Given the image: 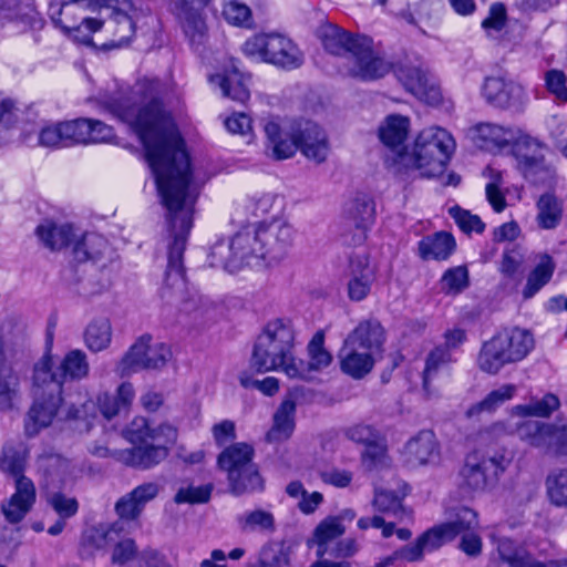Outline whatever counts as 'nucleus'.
Returning <instances> with one entry per match:
<instances>
[{"label": "nucleus", "mask_w": 567, "mask_h": 567, "mask_svg": "<svg viewBox=\"0 0 567 567\" xmlns=\"http://www.w3.org/2000/svg\"><path fill=\"white\" fill-rule=\"evenodd\" d=\"M162 93L158 80L144 78L128 95H104L101 103L137 134L154 177H188L189 158L174 118L163 105Z\"/></svg>", "instance_id": "f257e3e1"}, {"label": "nucleus", "mask_w": 567, "mask_h": 567, "mask_svg": "<svg viewBox=\"0 0 567 567\" xmlns=\"http://www.w3.org/2000/svg\"><path fill=\"white\" fill-rule=\"evenodd\" d=\"M158 203L169 237L164 282L184 290L187 287L184 252L194 227V215L204 179H154Z\"/></svg>", "instance_id": "f03ea898"}, {"label": "nucleus", "mask_w": 567, "mask_h": 567, "mask_svg": "<svg viewBox=\"0 0 567 567\" xmlns=\"http://www.w3.org/2000/svg\"><path fill=\"white\" fill-rule=\"evenodd\" d=\"M131 0H60L49 8L52 21L75 40L89 44L104 25L117 45L127 43L135 33L128 14Z\"/></svg>", "instance_id": "7ed1b4c3"}, {"label": "nucleus", "mask_w": 567, "mask_h": 567, "mask_svg": "<svg viewBox=\"0 0 567 567\" xmlns=\"http://www.w3.org/2000/svg\"><path fill=\"white\" fill-rule=\"evenodd\" d=\"M69 265L61 271L69 287H78L83 297H94L107 291L112 285L111 265L118 259L116 250L103 235L84 233L72 243Z\"/></svg>", "instance_id": "20e7f679"}, {"label": "nucleus", "mask_w": 567, "mask_h": 567, "mask_svg": "<svg viewBox=\"0 0 567 567\" xmlns=\"http://www.w3.org/2000/svg\"><path fill=\"white\" fill-rule=\"evenodd\" d=\"M321 42L327 52L347 58V72L353 78L373 81L392 69L391 62L367 35L351 34L337 25H327L321 30Z\"/></svg>", "instance_id": "39448f33"}, {"label": "nucleus", "mask_w": 567, "mask_h": 567, "mask_svg": "<svg viewBox=\"0 0 567 567\" xmlns=\"http://www.w3.org/2000/svg\"><path fill=\"white\" fill-rule=\"evenodd\" d=\"M456 148L453 136L444 128L431 126L422 130L411 148L399 155V167L406 173L420 171L422 177L443 174Z\"/></svg>", "instance_id": "423d86ee"}, {"label": "nucleus", "mask_w": 567, "mask_h": 567, "mask_svg": "<svg viewBox=\"0 0 567 567\" xmlns=\"http://www.w3.org/2000/svg\"><path fill=\"white\" fill-rule=\"evenodd\" d=\"M50 355L43 354L33 367L32 396L33 402L25 417V434L35 436L48 427L58 414L63 402L60 383L50 374Z\"/></svg>", "instance_id": "0eeeda50"}, {"label": "nucleus", "mask_w": 567, "mask_h": 567, "mask_svg": "<svg viewBox=\"0 0 567 567\" xmlns=\"http://www.w3.org/2000/svg\"><path fill=\"white\" fill-rule=\"evenodd\" d=\"M534 347V334L529 330L518 327L503 329L483 342L477 365L481 371L495 375L505 365L524 360Z\"/></svg>", "instance_id": "6e6552de"}, {"label": "nucleus", "mask_w": 567, "mask_h": 567, "mask_svg": "<svg viewBox=\"0 0 567 567\" xmlns=\"http://www.w3.org/2000/svg\"><path fill=\"white\" fill-rule=\"evenodd\" d=\"M293 341L295 332L289 320L268 322L254 344L250 368L257 373L278 370L288 359Z\"/></svg>", "instance_id": "1a4fd4ad"}, {"label": "nucleus", "mask_w": 567, "mask_h": 567, "mask_svg": "<svg viewBox=\"0 0 567 567\" xmlns=\"http://www.w3.org/2000/svg\"><path fill=\"white\" fill-rule=\"evenodd\" d=\"M477 525V514L470 507L462 506L457 509L455 518L440 525H435L422 533L413 543L395 550L400 560L414 563L424 557V551H433L445 543L453 540L457 535L473 529Z\"/></svg>", "instance_id": "9d476101"}, {"label": "nucleus", "mask_w": 567, "mask_h": 567, "mask_svg": "<svg viewBox=\"0 0 567 567\" xmlns=\"http://www.w3.org/2000/svg\"><path fill=\"white\" fill-rule=\"evenodd\" d=\"M255 449L246 442H237L226 446L217 457V465L227 472L229 487L234 495L260 492L264 480L252 458Z\"/></svg>", "instance_id": "9b49d317"}, {"label": "nucleus", "mask_w": 567, "mask_h": 567, "mask_svg": "<svg viewBox=\"0 0 567 567\" xmlns=\"http://www.w3.org/2000/svg\"><path fill=\"white\" fill-rule=\"evenodd\" d=\"M244 54L256 61L293 70L303 63V54L297 44L280 33H259L247 39L243 45Z\"/></svg>", "instance_id": "f8f14e48"}, {"label": "nucleus", "mask_w": 567, "mask_h": 567, "mask_svg": "<svg viewBox=\"0 0 567 567\" xmlns=\"http://www.w3.org/2000/svg\"><path fill=\"white\" fill-rule=\"evenodd\" d=\"M152 336L144 333L128 348L116 365L121 378H128L142 370L163 368L172 357L169 346L164 342L151 346Z\"/></svg>", "instance_id": "ddd939ff"}, {"label": "nucleus", "mask_w": 567, "mask_h": 567, "mask_svg": "<svg viewBox=\"0 0 567 567\" xmlns=\"http://www.w3.org/2000/svg\"><path fill=\"white\" fill-rule=\"evenodd\" d=\"M514 434L536 449L554 447L557 455H567V424L556 425L535 420L517 422Z\"/></svg>", "instance_id": "4468645a"}, {"label": "nucleus", "mask_w": 567, "mask_h": 567, "mask_svg": "<svg viewBox=\"0 0 567 567\" xmlns=\"http://www.w3.org/2000/svg\"><path fill=\"white\" fill-rule=\"evenodd\" d=\"M250 237L241 228L230 240L218 238L210 247L208 260L210 267H220L230 274L244 267H251L248 251Z\"/></svg>", "instance_id": "2eb2a0df"}, {"label": "nucleus", "mask_w": 567, "mask_h": 567, "mask_svg": "<svg viewBox=\"0 0 567 567\" xmlns=\"http://www.w3.org/2000/svg\"><path fill=\"white\" fill-rule=\"evenodd\" d=\"M347 296L353 302L369 297L378 278V267L371 262L369 254L351 252L344 270Z\"/></svg>", "instance_id": "dca6fc26"}, {"label": "nucleus", "mask_w": 567, "mask_h": 567, "mask_svg": "<svg viewBox=\"0 0 567 567\" xmlns=\"http://www.w3.org/2000/svg\"><path fill=\"white\" fill-rule=\"evenodd\" d=\"M512 144L513 156L520 173L525 175H553L556 173L551 163L546 159V147L535 138L523 135L516 130V138Z\"/></svg>", "instance_id": "f3484780"}, {"label": "nucleus", "mask_w": 567, "mask_h": 567, "mask_svg": "<svg viewBox=\"0 0 567 567\" xmlns=\"http://www.w3.org/2000/svg\"><path fill=\"white\" fill-rule=\"evenodd\" d=\"M142 430L131 433V449L117 452V461L136 470H150L163 462L169 454V447L164 444L148 443Z\"/></svg>", "instance_id": "a211bd4d"}, {"label": "nucleus", "mask_w": 567, "mask_h": 567, "mask_svg": "<svg viewBox=\"0 0 567 567\" xmlns=\"http://www.w3.org/2000/svg\"><path fill=\"white\" fill-rule=\"evenodd\" d=\"M506 470V458L503 454L491 457H480L478 453L468 454L461 468L460 475L463 484L471 491H483L488 480H497Z\"/></svg>", "instance_id": "6ab92c4d"}, {"label": "nucleus", "mask_w": 567, "mask_h": 567, "mask_svg": "<svg viewBox=\"0 0 567 567\" xmlns=\"http://www.w3.org/2000/svg\"><path fill=\"white\" fill-rule=\"evenodd\" d=\"M481 93L486 103L503 110L519 107L527 101L525 87L505 76L486 78Z\"/></svg>", "instance_id": "aec40b11"}, {"label": "nucleus", "mask_w": 567, "mask_h": 567, "mask_svg": "<svg viewBox=\"0 0 567 567\" xmlns=\"http://www.w3.org/2000/svg\"><path fill=\"white\" fill-rule=\"evenodd\" d=\"M403 86L427 104H436L441 100L440 89L420 65L403 64L395 71Z\"/></svg>", "instance_id": "412c9836"}, {"label": "nucleus", "mask_w": 567, "mask_h": 567, "mask_svg": "<svg viewBox=\"0 0 567 567\" xmlns=\"http://www.w3.org/2000/svg\"><path fill=\"white\" fill-rule=\"evenodd\" d=\"M298 150L308 159L321 163L330 152L328 136L317 123L311 121L296 122Z\"/></svg>", "instance_id": "4be33fe9"}, {"label": "nucleus", "mask_w": 567, "mask_h": 567, "mask_svg": "<svg viewBox=\"0 0 567 567\" xmlns=\"http://www.w3.org/2000/svg\"><path fill=\"white\" fill-rule=\"evenodd\" d=\"M402 456L410 467L435 464L440 460V444L431 430H422L404 445Z\"/></svg>", "instance_id": "5701e85b"}, {"label": "nucleus", "mask_w": 567, "mask_h": 567, "mask_svg": "<svg viewBox=\"0 0 567 567\" xmlns=\"http://www.w3.org/2000/svg\"><path fill=\"white\" fill-rule=\"evenodd\" d=\"M266 152L275 159L292 157L298 151L296 122L279 124L269 121L265 125Z\"/></svg>", "instance_id": "b1692460"}, {"label": "nucleus", "mask_w": 567, "mask_h": 567, "mask_svg": "<svg viewBox=\"0 0 567 567\" xmlns=\"http://www.w3.org/2000/svg\"><path fill=\"white\" fill-rule=\"evenodd\" d=\"M52 339L53 334L48 329L47 352L44 354L50 355V374L60 383L61 389L63 390V383L66 380H80L87 375L89 362L86 360V354L84 351L79 349L71 350L65 354L56 371H53V361L51 355Z\"/></svg>", "instance_id": "393cba45"}, {"label": "nucleus", "mask_w": 567, "mask_h": 567, "mask_svg": "<svg viewBox=\"0 0 567 567\" xmlns=\"http://www.w3.org/2000/svg\"><path fill=\"white\" fill-rule=\"evenodd\" d=\"M158 493L159 486L157 483H143L116 502L115 512L122 519L134 520L141 516L146 504L153 501Z\"/></svg>", "instance_id": "a878e982"}, {"label": "nucleus", "mask_w": 567, "mask_h": 567, "mask_svg": "<svg viewBox=\"0 0 567 567\" xmlns=\"http://www.w3.org/2000/svg\"><path fill=\"white\" fill-rule=\"evenodd\" d=\"M457 249V243L454 235L446 230H439L423 236L417 241V256L423 261L449 260Z\"/></svg>", "instance_id": "bb28decb"}, {"label": "nucleus", "mask_w": 567, "mask_h": 567, "mask_svg": "<svg viewBox=\"0 0 567 567\" xmlns=\"http://www.w3.org/2000/svg\"><path fill=\"white\" fill-rule=\"evenodd\" d=\"M468 135L477 147L492 152L512 144L516 138V130L493 123H480L470 128Z\"/></svg>", "instance_id": "cd10ccee"}, {"label": "nucleus", "mask_w": 567, "mask_h": 567, "mask_svg": "<svg viewBox=\"0 0 567 567\" xmlns=\"http://www.w3.org/2000/svg\"><path fill=\"white\" fill-rule=\"evenodd\" d=\"M348 344L375 355L385 342V331L377 319L361 321L343 340Z\"/></svg>", "instance_id": "c85d7f7f"}, {"label": "nucleus", "mask_w": 567, "mask_h": 567, "mask_svg": "<svg viewBox=\"0 0 567 567\" xmlns=\"http://www.w3.org/2000/svg\"><path fill=\"white\" fill-rule=\"evenodd\" d=\"M346 223H357L374 226L377 220V204L374 197L363 190H358L342 205L340 217Z\"/></svg>", "instance_id": "c756f323"}, {"label": "nucleus", "mask_w": 567, "mask_h": 567, "mask_svg": "<svg viewBox=\"0 0 567 567\" xmlns=\"http://www.w3.org/2000/svg\"><path fill=\"white\" fill-rule=\"evenodd\" d=\"M410 121L402 115L392 114L386 116L378 127V137L380 142L396 155V165L399 166V155L408 150L403 144L408 137Z\"/></svg>", "instance_id": "7c9ffc66"}, {"label": "nucleus", "mask_w": 567, "mask_h": 567, "mask_svg": "<svg viewBox=\"0 0 567 567\" xmlns=\"http://www.w3.org/2000/svg\"><path fill=\"white\" fill-rule=\"evenodd\" d=\"M35 502V487L28 477L17 481L16 493L10 497L7 505L2 506L6 519L11 524L20 523L31 511Z\"/></svg>", "instance_id": "2f4dec72"}, {"label": "nucleus", "mask_w": 567, "mask_h": 567, "mask_svg": "<svg viewBox=\"0 0 567 567\" xmlns=\"http://www.w3.org/2000/svg\"><path fill=\"white\" fill-rule=\"evenodd\" d=\"M338 359L341 372L354 380L363 379L372 371L375 364L372 353L350 346L346 341H343L342 347L338 351Z\"/></svg>", "instance_id": "473e14b6"}, {"label": "nucleus", "mask_w": 567, "mask_h": 567, "mask_svg": "<svg viewBox=\"0 0 567 567\" xmlns=\"http://www.w3.org/2000/svg\"><path fill=\"white\" fill-rule=\"evenodd\" d=\"M209 81L220 87L224 96L234 101L244 103L250 96L248 89L249 75L241 73L235 61L230 69H227L224 73L212 75Z\"/></svg>", "instance_id": "72a5a7b5"}, {"label": "nucleus", "mask_w": 567, "mask_h": 567, "mask_svg": "<svg viewBox=\"0 0 567 567\" xmlns=\"http://www.w3.org/2000/svg\"><path fill=\"white\" fill-rule=\"evenodd\" d=\"M34 234L42 245L51 251L69 247L75 239L74 227L70 223L58 225L51 219H44L35 227Z\"/></svg>", "instance_id": "f704fd0d"}, {"label": "nucleus", "mask_w": 567, "mask_h": 567, "mask_svg": "<svg viewBox=\"0 0 567 567\" xmlns=\"http://www.w3.org/2000/svg\"><path fill=\"white\" fill-rule=\"evenodd\" d=\"M246 235L250 237L248 251L250 256L251 268L252 267H262L266 265H270L272 262H278L279 260L271 259V244L275 241V238H269L267 240H259V234L261 230L268 229L267 221H259L255 224H248L243 227Z\"/></svg>", "instance_id": "c9c22d12"}, {"label": "nucleus", "mask_w": 567, "mask_h": 567, "mask_svg": "<svg viewBox=\"0 0 567 567\" xmlns=\"http://www.w3.org/2000/svg\"><path fill=\"white\" fill-rule=\"evenodd\" d=\"M296 401L291 398L285 399L274 414V424L266 434L268 442L288 440L296 427Z\"/></svg>", "instance_id": "e433bc0d"}, {"label": "nucleus", "mask_w": 567, "mask_h": 567, "mask_svg": "<svg viewBox=\"0 0 567 567\" xmlns=\"http://www.w3.org/2000/svg\"><path fill=\"white\" fill-rule=\"evenodd\" d=\"M293 236L295 229L290 224L281 219H272L268 223V229L261 230L258 238L259 240L275 238L270 250L271 259L281 260L292 245Z\"/></svg>", "instance_id": "4c0bfd02"}, {"label": "nucleus", "mask_w": 567, "mask_h": 567, "mask_svg": "<svg viewBox=\"0 0 567 567\" xmlns=\"http://www.w3.org/2000/svg\"><path fill=\"white\" fill-rule=\"evenodd\" d=\"M537 225L542 229H555L561 221L564 204L554 189L547 190L536 202Z\"/></svg>", "instance_id": "58836bf2"}, {"label": "nucleus", "mask_w": 567, "mask_h": 567, "mask_svg": "<svg viewBox=\"0 0 567 567\" xmlns=\"http://www.w3.org/2000/svg\"><path fill=\"white\" fill-rule=\"evenodd\" d=\"M556 265L551 256L544 255L535 268L529 272L523 289V297H534L551 279Z\"/></svg>", "instance_id": "ea45409f"}, {"label": "nucleus", "mask_w": 567, "mask_h": 567, "mask_svg": "<svg viewBox=\"0 0 567 567\" xmlns=\"http://www.w3.org/2000/svg\"><path fill=\"white\" fill-rule=\"evenodd\" d=\"M112 341V326L107 318L93 319L84 331V342L93 352L105 350Z\"/></svg>", "instance_id": "a19ab883"}, {"label": "nucleus", "mask_w": 567, "mask_h": 567, "mask_svg": "<svg viewBox=\"0 0 567 567\" xmlns=\"http://www.w3.org/2000/svg\"><path fill=\"white\" fill-rule=\"evenodd\" d=\"M20 390V378L11 365L0 363V411H10Z\"/></svg>", "instance_id": "79ce46f5"}, {"label": "nucleus", "mask_w": 567, "mask_h": 567, "mask_svg": "<svg viewBox=\"0 0 567 567\" xmlns=\"http://www.w3.org/2000/svg\"><path fill=\"white\" fill-rule=\"evenodd\" d=\"M182 28L189 42L203 44L207 38V25L196 8H182Z\"/></svg>", "instance_id": "37998d69"}, {"label": "nucleus", "mask_w": 567, "mask_h": 567, "mask_svg": "<svg viewBox=\"0 0 567 567\" xmlns=\"http://www.w3.org/2000/svg\"><path fill=\"white\" fill-rule=\"evenodd\" d=\"M111 529L103 526H92L85 529L80 539L79 553L82 558L93 557L97 550L106 548Z\"/></svg>", "instance_id": "c03bdc74"}, {"label": "nucleus", "mask_w": 567, "mask_h": 567, "mask_svg": "<svg viewBox=\"0 0 567 567\" xmlns=\"http://www.w3.org/2000/svg\"><path fill=\"white\" fill-rule=\"evenodd\" d=\"M560 406L559 398L548 392L542 399L532 401L528 404H518L514 406V412L519 416H538L549 417L553 412L557 411Z\"/></svg>", "instance_id": "a18cd8bd"}, {"label": "nucleus", "mask_w": 567, "mask_h": 567, "mask_svg": "<svg viewBox=\"0 0 567 567\" xmlns=\"http://www.w3.org/2000/svg\"><path fill=\"white\" fill-rule=\"evenodd\" d=\"M238 524L244 532L272 534L276 530L275 516L261 508L245 513L238 518Z\"/></svg>", "instance_id": "49530a36"}, {"label": "nucleus", "mask_w": 567, "mask_h": 567, "mask_svg": "<svg viewBox=\"0 0 567 567\" xmlns=\"http://www.w3.org/2000/svg\"><path fill=\"white\" fill-rule=\"evenodd\" d=\"M372 228V226L368 225L346 223L341 218H339L334 225V230L340 234L342 244L352 248L363 246Z\"/></svg>", "instance_id": "de8ad7c7"}, {"label": "nucleus", "mask_w": 567, "mask_h": 567, "mask_svg": "<svg viewBox=\"0 0 567 567\" xmlns=\"http://www.w3.org/2000/svg\"><path fill=\"white\" fill-rule=\"evenodd\" d=\"M516 392L514 384H503L499 388L492 390L482 401L473 405L468 414H477L481 412H495L506 401L511 400Z\"/></svg>", "instance_id": "09e8293b"}, {"label": "nucleus", "mask_w": 567, "mask_h": 567, "mask_svg": "<svg viewBox=\"0 0 567 567\" xmlns=\"http://www.w3.org/2000/svg\"><path fill=\"white\" fill-rule=\"evenodd\" d=\"M292 547L286 543L265 546L258 559L259 567H290Z\"/></svg>", "instance_id": "8fccbe9b"}, {"label": "nucleus", "mask_w": 567, "mask_h": 567, "mask_svg": "<svg viewBox=\"0 0 567 567\" xmlns=\"http://www.w3.org/2000/svg\"><path fill=\"white\" fill-rule=\"evenodd\" d=\"M442 289L449 295H458L471 286L466 265L447 268L441 277Z\"/></svg>", "instance_id": "3c124183"}, {"label": "nucleus", "mask_w": 567, "mask_h": 567, "mask_svg": "<svg viewBox=\"0 0 567 567\" xmlns=\"http://www.w3.org/2000/svg\"><path fill=\"white\" fill-rule=\"evenodd\" d=\"M344 533V526L337 517H329L322 520L313 532V538L318 545L317 556L323 557L327 551V544L341 536Z\"/></svg>", "instance_id": "603ef678"}, {"label": "nucleus", "mask_w": 567, "mask_h": 567, "mask_svg": "<svg viewBox=\"0 0 567 567\" xmlns=\"http://www.w3.org/2000/svg\"><path fill=\"white\" fill-rule=\"evenodd\" d=\"M497 554L502 563L508 565V567H524V560H526L530 554L518 546L517 543L509 537H501L497 539Z\"/></svg>", "instance_id": "864d4df0"}, {"label": "nucleus", "mask_w": 567, "mask_h": 567, "mask_svg": "<svg viewBox=\"0 0 567 567\" xmlns=\"http://www.w3.org/2000/svg\"><path fill=\"white\" fill-rule=\"evenodd\" d=\"M449 215L453 218L462 233L471 236L472 233L483 234L486 225L478 215L472 214L470 210L454 205L449 208Z\"/></svg>", "instance_id": "5fc2aeb1"}, {"label": "nucleus", "mask_w": 567, "mask_h": 567, "mask_svg": "<svg viewBox=\"0 0 567 567\" xmlns=\"http://www.w3.org/2000/svg\"><path fill=\"white\" fill-rule=\"evenodd\" d=\"M386 458L388 442L383 434L372 441V443L364 445V450L361 453V462L369 471L383 466Z\"/></svg>", "instance_id": "6e6d98bb"}, {"label": "nucleus", "mask_w": 567, "mask_h": 567, "mask_svg": "<svg viewBox=\"0 0 567 567\" xmlns=\"http://www.w3.org/2000/svg\"><path fill=\"white\" fill-rule=\"evenodd\" d=\"M452 361V354L446 347H434L425 359V367L422 373V385L425 391L429 390L431 380L436 375L439 369Z\"/></svg>", "instance_id": "4d7b16f0"}, {"label": "nucleus", "mask_w": 567, "mask_h": 567, "mask_svg": "<svg viewBox=\"0 0 567 567\" xmlns=\"http://www.w3.org/2000/svg\"><path fill=\"white\" fill-rule=\"evenodd\" d=\"M213 488L212 483L181 487L174 496V502L176 504H205L210 499Z\"/></svg>", "instance_id": "13d9d810"}, {"label": "nucleus", "mask_w": 567, "mask_h": 567, "mask_svg": "<svg viewBox=\"0 0 567 567\" xmlns=\"http://www.w3.org/2000/svg\"><path fill=\"white\" fill-rule=\"evenodd\" d=\"M275 203V196L269 193L255 194L246 196L243 202V208L251 217H262L270 212Z\"/></svg>", "instance_id": "bf43d9fd"}, {"label": "nucleus", "mask_w": 567, "mask_h": 567, "mask_svg": "<svg viewBox=\"0 0 567 567\" xmlns=\"http://www.w3.org/2000/svg\"><path fill=\"white\" fill-rule=\"evenodd\" d=\"M25 460L20 452L10 447L3 450V455L0 457V470L10 474L16 482L24 476Z\"/></svg>", "instance_id": "052dcab7"}, {"label": "nucleus", "mask_w": 567, "mask_h": 567, "mask_svg": "<svg viewBox=\"0 0 567 567\" xmlns=\"http://www.w3.org/2000/svg\"><path fill=\"white\" fill-rule=\"evenodd\" d=\"M87 128L86 118L61 122V130L66 147L74 144H86L85 137L87 136Z\"/></svg>", "instance_id": "680f3d73"}, {"label": "nucleus", "mask_w": 567, "mask_h": 567, "mask_svg": "<svg viewBox=\"0 0 567 567\" xmlns=\"http://www.w3.org/2000/svg\"><path fill=\"white\" fill-rule=\"evenodd\" d=\"M48 503L62 519L73 517L79 511L78 499L75 497H66L62 492L51 494Z\"/></svg>", "instance_id": "e2e57ef3"}, {"label": "nucleus", "mask_w": 567, "mask_h": 567, "mask_svg": "<svg viewBox=\"0 0 567 567\" xmlns=\"http://www.w3.org/2000/svg\"><path fill=\"white\" fill-rule=\"evenodd\" d=\"M239 383L245 389H257L268 396H272L279 391V381L274 377H267L264 380H255L248 371L239 374Z\"/></svg>", "instance_id": "0e129e2a"}, {"label": "nucleus", "mask_w": 567, "mask_h": 567, "mask_svg": "<svg viewBox=\"0 0 567 567\" xmlns=\"http://www.w3.org/2000/svg\"><path fill=\"white\" fill-rule=\"evenodd\" d=\"M279 368L291 379H300L305 381L312 380V372H315L310 361L295 358L291 352L288 359Z\"/></svg>", "instance_id": "69168bd1"}, {"label": "nucleus", "mask_w": 567, "mask_h": 567, "mask_svg": "<svg viewBox=\"0 0 567 567\" xmlns=\"http://www.w3.org/2000/svg\"><path fill=\"white\" fill-rule=\"evenodd\" d=\"M344 435L353 443L364 446L369 443H372V441L375 439H379L382 433L373 425L358 423L347 427L344 430Z\"/></svg>", "instance_id": "338daca9"}, {"label": "nucleus", "mask_w": 567, "mask_h": 567, "mask_svg": "<svg viewBox=\"0 0 567 567\" xmlns=\"http://www.w3.org/2000/svg\"><path fill=\"white\" fill-rule=\"evenodd\" d=\"M138 549L133 538H125L114 545L111 563L113 565L124 566L138 557Z\"/></svg>", "instance_id": "774afa93"}]
</instances>
